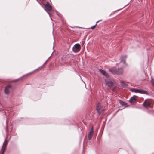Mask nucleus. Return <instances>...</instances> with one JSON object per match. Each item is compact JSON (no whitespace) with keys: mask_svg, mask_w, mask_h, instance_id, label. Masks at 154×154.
I'll use <instances>...</instances> for the list:
<instances>
[{"mask_svg":"<svg viewBox=\"0 0 154 154\" xmlns=\"http://www.w3.org/2000/svg\"><path fill=\"white\" fill-rule=\"evenodd\" d=\"M45 8L46 10L50 11L52 10V7L48 3H47V4L45 5Z\"/></svg>","mask_w":154,"mask_h":154,"instance_id":"nucleus-9","label":"nucleus"},{"mask_svg":"<svg viewBox=\"0 0 154 154\" xmlns=\"http://www.w3.org/2000/svg\"><path fill=\"white\" fill-rule=\"evenodd\" d=\"M81 49V46L79 44H76L72 48L73 51L75 53L79 51Z\"/></svg>","mask_w":154,"mask_h":154,"instance_id":"nucleus-2","label":"nucleus"},{"mask_svg":"<svg viewBox=\"0 0 154 154\" xmlns=\"http://www.w3.org/2000/svg\"><path fill=\"white\" fill-rule=\"evenodd\" d=\"M105 82L106 85L110 88H112L113 85V83L109 79L105 80Z\"/></svg>","mask_w":154,"mask_h":154,"instance_id":"nucleus-3","label":"nucleus"},{"mask_svg":"<svg viewBox=\"0 0 154 154\" xmlns=\"http://www.w3.org/2000/svg\"><path fill=\"white\" fill-rule=\"evenodd\" d=\"M101 20H99L98 21H97L96 23V24L95 25H94V26H92L91 27V28H91V29H93L97 25V23L99 21H100Z\"/></svg>","mask_w":154,"mask_h":154,"instance_id":"nucleus-17","label":"nucleus"},{"mask_svg":"<svg viewBox=\"0 0 154 154\" xmlns=\"http://www.w3.org/2000/svg\"><path fill=\"white\" fill-rule=\"evenodd\" d=\"M143 105L145 108H148L150 105V103L149 101H146L145 100L143 103Z\"/></svg>","mask_w":154,"mask_h":154,"instance_id":"nucleus-12","label":"nucleus"},{"mask_svg":"<svg viewBox=\"0 0 154 154\" xmlns=\"http://www.w3.org/2000/svg\"><path fill=\"white\" fill-rule=\"evenodd\" d=\"M122 60H121V62H122Z\"/></svg>","mask_w":154,"mask_h":154,"instance_id":"nucleus-22","label":"nucleus"},{"mask_svg":"<svg viewBox=\"0 0 154 154\" xmlns=\"http://www.w3.org/2000/svg\"><path fill=\"white\" fill-rule=\"evenodd\" d=\"M100 72L103 75H104L105 76L108 77L109 76V75L108 73L104 70L101 69H100L99 70Z\"/></svg>","mask_w":154,"mask_h":154,"instance_id":"nucleus-11","label":"nucleus"},{"mask_svg":"<svg viewBox=\"0 0 154 154\" xmlns=\"http://www.w3.org/2000/svg\"><path fill=\"white\" fill-rule=\"evenodd\" d=\"M123 68H119L117 69V72L116 75H122L123 74Z\"/></svg>","mask_w":154,"mask_h":154,"instance_id":"nucleus-7","label":"nucleus"},{"mask_svg":"<svg viewBox=\"0 0 154 154\" xmlns=\"http://www.w3.org/2000/svg\"><path fill=\"white\" fill-rule=\"evenodd\" d=\"M126 57H125V59Z\"/></svg>","mask_w":154,"mask_h":154,"instance_id":"nucleus-23","label":"nucleus"},{"mask_svg":"<svg viewBox=\"0 0 154 154\" xmlns=\"http://www.w3.org/2000/svg\"><path fill=\"white\" fill-rule=\"evenodd\" d=\"M130 91L132 92L140 93L142 94H147L148 93L147 91H144L142 89H139L135 88H132L130 89Z\"/></svg>","mask_w":154,"mask_h":154,"instance_id":"nucleus-1","label":"nucleus"},{"mask_svg":"<svg viewBox=\"0 0 154 154\" xmlns=\"http://www.w3.org/2000/svg\"><path fill=\"white\" fill-rule=\"evenodd\" d=\"M134 96L132 97H131L129 100V102L131 103H132L133 102H134L135 101H136V99L134 97Z\"/></svg>","mask_w":154,"mask_h":154,"instance_id":"nucleus-14","label":"nucleus"},{"mask_svg":"<svg viewBox=\"0 0 154 154\" xmlns=\"http://www.w3.org/2000/svg\"><path fill=\"white\" fill-rule=\"evenodd\" d=\"M109 71L112 73L114 75H116L117 72V68L113 67L109 69Z\"/></svg>","mask_w":154,"mask_h":154,"instance_id":"nucleus-8","label":"nucleus"},{"mask_svg":"<svg viewBox=\"0 0 154 154\" xmlns=\"http://www.w3.org/2000/svg\"><path fill=\"white\" fill-rule=\"evenodd\" d=\"M7 141L6 140H5L3 143V145L2 146V148L1 149V152L2 153V154H3L4 151L5 149L6 146L7 144Z\"/></svg>","mask_w":154,"mask_h":154,"instance_id":"nucleus-6","label":"nucleus"},{"mask_svg":"<svg viewBox=\"0 0 154 154\" xmlns=\"http://www.w3.org/2000/svg\"><path fill=\"white\" fill-rule=\"evenodd\" d=\"M119 110H120L119 109V110H118L117 111V112H116V113H117V112H118Z\"/></svg>","mask_w":154,"mask_h":154,"instance_id":"nucleus-20","label":"nucleus"},{"mask_svg":"<svg viewBox=\"0 0 154 154\" xmlns=\"http://www.w3.org/2000/svg\"><path fill=\"white\" fill-rule=\"evenodd\" d=\"M12 86L11 85H8L6 86L4 89V92L6 94H8L9 93L10 90Z\"/></svg>","mask_w":154,"mask_h":154,"instance_id":"nucleus-4","label":"nucleus"},{"mask_svg":"<svg viewBox=\"0 0 154 154\" xmlns=\"http://www.w3.org/2000/svg\"><path fill=\"white\" fill-rule=\"evenodd\" d=\"M62 61L63 62V64H62V63H60V65H61V66H62L64 64H66V61H65L64 59H63V57L62 58Z\"/></svg>","mask_w":154,"mask_h":154,"instance_id":"nucleus-15","label":"nucleus"},{"mask_svg":"<svg viewBox=\"0 0 154 154\" xmlns=\"http://www.w3.org/2000/svg\"><path fill=\"white\" fill-rule=\"evenodd\" d=\"M48 60V59H47L46 61L43 64V65L42 66H40V67H39L38 69H42V68H43L44 66V65L46 64L47 61Z\"/></svg>","mask_w":154,"mask_h":154,"instance_id":"nucleus-16","label":"nucleus"},{"mask_svg":"<svg viewBox=\"0 0 154 154\" xmlns=\"http://www.w3.org/2000/svg\"><path fill=\"white\" fill-rule=\"evenodd\" d=\"M151 82L152 84L154 85V79L151 78Z\"/></svg>","mask_w":154,"mask_h":154,"instance_id":"nucleus-19","label":"nucleus"},{"mask_svg":"<svg viewBox=\"0 0 154 154\" xmlns=\"http://www.w3.org/2000/svg\"><path fill=\"white\" fill-rule=\"evenodd\" d=\"M119 103L120 105L122 106H125L126 107H127L128 106V105L125 102L122 101L121 100H119Z\"/></svg>","mask_w":154,"mask_h":154,"instance_id":"nucleus-13","label":"nucleus"},{"mask_svg":"<svg viewBox=\"0 0 154 154\" xmlns=\"http://www.w3.org/2000/svg\"><path fill=\"white\" fill-rule=\"evenodd\" d=\"M93 132H94V131H93V128L92 127L91 128V131H90L88 134V139L89 140H90L91 139L92 136V135L93 134Z\"/></svg>","mask_w":154,"mask_h":154,"instance_id":"nucleus-10","label":"nucleus"},{"mask_svg":"<svg viewBox=\"0 0 154 154\" xmlns=\"http://www.w3.org/2000/svg\"><path fill=\"white\" fill-rule=\"evenodd\" d=\"M96 110L98 113L100 114L103 111V110L101 109V104L98 103L97 106Z\"/></svg>","mask_w":154,"mask_h":154,"instance_id":"nucleus-5","label":"nucleus"},{"mask_svg":"<svg viewBox=\"0 0 154 154\" xmlns=\"http://www.w3.org/2000/svg\"><path fill=\"white\" fill-rule=\"evenodd\" d=\"M121 83L122 85L123 86H127V84L126 82L123 81H121Z\"/></svg>","mask_w":154,"mask_h":154,"instance_id":"nucleus-18","label":"nucleus"},{"mask_svg":"<svg viewBox=\"0 0 154 154\" xmlns=\"http://www.w3.org/2000/svg\"><path fill=\"white\" fill-rule=\"evenodd\" d=\"M123 62H124V63H125V60H124V61H123Z\"/></svg>","mask_w":154,"mask_h":154,"instance_id":"nucleus-21","label":"nucleus"}]
</instances>
